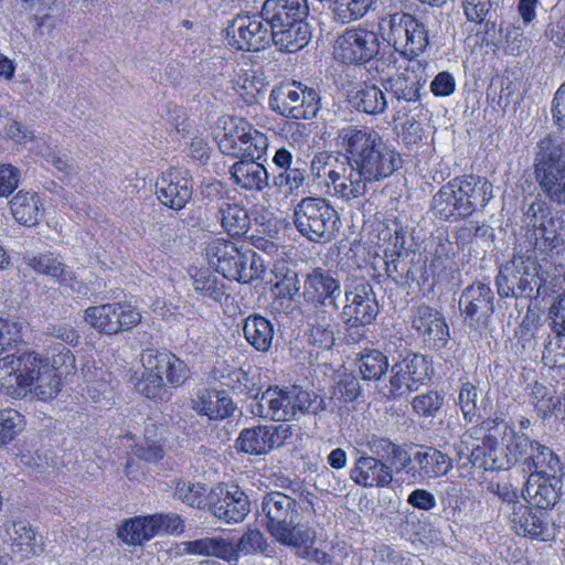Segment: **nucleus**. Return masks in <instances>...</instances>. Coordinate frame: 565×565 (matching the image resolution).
Here are the masks:
<instances>
[{"mask_svg":"<svg viewBox=\"0 0 565 565\" xmlns=\"http://www.w3.org/2000/svg\"><path fill=\"white\" fill-rule=\"evenodd\" d=\"M409 18V13L397 11L385 14L379 21V35H381L388 45L394 47V52H391L386 57L390 64L395 65L397 62L395 53L397 47L402 46L404 43Z\"/></svg>","mask_w":565,"mask_h":565,"instance_id":"33","label":"nucleus"},{"mask_svg":"<svg viewBox=\"0 0 565 565\" xmlns=\"http://www.w3.org/2000/svg\"><path fill=\"white\" fill-rule=\"evenodd\" d=\"M230 45L241 51L258 52L271 43V29L260 15H237L226 29Z\"/></svg>","mask_w":565,"mask_h":565,"instance_id":"18","label":"nucleus"},{"mask_svg":"<svg viewBox=\"0 0 565 565\" xmlns=\"http://www.w3.org/2000/svg\"><path fill=\"white\" fill-rule=\"evenodd\" d=\"M361 394V385L355 375L343 373L339 375L334 387V395L344 402L355 401Z\"/></svg>","mask_w":565,"mask_h":565,"instance_id":"64","label":"nucleus"},{"mask_svg":"<svg viewBox=\"0 0 565 565\" xmlns=\"http://www.w3.org/2000/svg\"><path fill=\"white\" fill-rule=\"evenodd\" d=\"M269 107L284 117L309 120L316 118L321 109V98L316 89L292 82L273 88Z\"/></svg>","mask_w":565,"mask_h":565,"instance_id":"8","label":"nucleus"},{"mask_svg":"<svg viewBox=\"0 0 565 565\" xmlns=\"http://www.w3.org/2000/svg\"><path fill=\"white\" fill-rule=\"evenodd\" d=\"M246 395L250 398L248 404L249 413L259 418L271 420V401L273 393L270 386L266 391H262L259 387L252 385V388L246 390Z\"/></svg>","mask_w":565,"mask_h":565,"instance_id":"54","label":"nucleus"},{"mask_svg":"<svg viewBox=\"0 0 565 565\" xmlns=\"http://www.w3.org/2000/svg\"><path fill=\"white\" fill-rule=\"evenodd\" d=\"M230 173L235 184L248 191H263L269 185V174L258 160H239Z\"/></svg>","mask_w":565,"mask_h":565,"instance_id":"31","label":"nucleus"},{"mask_svg":"<svg viewBox=\"0 0 565 565\" xmlns=\"http://www.w3.org/2000/svg\"><path fill=\"white\" fill-rule=\"evenodd\" d=\"M350 102L360 111L377 115L384 113L387 100L383 90L374 84L363 83L350 95Z\"/></svg>","mask_w":565,"mask_h":565,"instance_id":"37","label":"nucleus"},{"mask_svg":"<svg viewBox=\"0 0 565 565\" xmlns=\"http://www.w3.org/2000/svg\"><path fill=\"white\" fill-rule=\"evenodd\" d=\"M158 200L172 210H182L193 194L192 179L186 171L170 169L156 182Z\"/></svg>","mask_w":565,"mask_h":565,"instance_id":"23","label":"nucleus"},{"mask_svg":"<svg viewBox=\"0 0 565 565\" xmlns=\"http://www.w3.org/2000/svg\"><path fill=\"white\" fill-rule=\"evenodd\" d=\"M362 379L377 381L388 370L387 356L379 350H365L356 361Z\"/></svg>","mask_w":565,"mask_h":565,"instance_id":"47","label":"nucleus"},{"mask_svg":"<svg viewBox=\"0 0 565 565\" xmlns=\"http://www.w3.org/2000/svg\"><path fill=\"white\" fill-rule=\"evenodd\" d=\"M292 433L290 425H258L244 428L235 441V448L248 455H267L274 448L281 447Z\"/></svg>","mask_w":565,"mask_h":565,"instance_id":"17","label":"nucleus"},{"mask_svg":"<svg viewBox=\"0 0 565 565\" xmlns=\"http://www.w3.org/2000/svg\"><path fill=\"white\" fill-rule=\"evenodd\" d=\"M358 457L350 470L351 480L363 488H390L394 480L393 468L387 461L369 457L366 451L355 449Z\"/></svg>","mask_w":565,"mask_h":565,"instance_id":"21","label":"nucleus"},{"mask_svg":"<svg viewBox=\"0 0 565 565\" xmlns=\"http://www.w3.org/2000/svg\"><path fill=\"white\" fill-rule=\"evenodd\" d=\"M344 281L338 270L315 267L303 281V296L316 306L331 308L335 311L345 295Z\"/></svg>","mask_w":565,"mask_h":565,"instance_id":"13","label":"nucleus"},{"mask_svg":"<svg viewBox=\"0 0 565 565\" xmlns=\"http://www.w3.org/2000/svg\"><path fill=\"white\" fill-rule=\"evenodd\" d=\"M193 408L210 419H224L234 414L236 405L225 392L203 390L198 393Z\"/></svg>","mask_w":565,"mask_h":565,"instance_id":"32","label":"nucleus"},{"mask_svg":"<svg viewBox=\"0 0 565 565\" xmlns=\"http://www.w3.org/2000/svg\"><path fill=\"white\" fill-rule=\"evenodd\" d=\"M362 446L366 448L365 451L369 454V457H376L386 461L392 458L397 444H394L386 437L371 435L365 438Z\"/></svg>","mask_w":565,"mask_h":565,"instance_id":"62","label":"nucleus"},{"mask_svg":"<svg viewBox=\"0 0 565 565\" xmlns=\"http://www.w3.org/2000/svg\"><path fill=\"white\" fill-rule=\"evenodd\" d=\"M309 14L308 0H266L260 18L269 28L306 20Z\"/></svg>","mask_w":565,"mask_h":565,"instance_id":"26","label":"nucleus"},{"mask_svg":"<svg viewBox=\"0 0 565 565\" xmlns=\"http://www.w3.org/2000/svg\"><path fill=\"white\" fill-rule=\"evenodd\" d=\"M458 305L465 320L473 330L487 328L495 311L494 294L489 285L481 281L466 287Z\"/></svg>","mask_w":565,"mask_h":565,"instance_id":"15","label":"nucleus"},{"mask_svg":"<svg viewBox=\"0 0 565 565\" xmlns=\"http://www.w3.org/2000/svg\"><path fill=\"white\" fill-rule=\"evenodd\" d=\"M503 440L507 443V450L513 465L521 462L525 467L526 457L533 452L536 441L531 440L524 434L514 431L507 425H504Z\"/></svg>","mask_w":565,"mask_h":565,"instance_id":"49","label":"nucleus"},{"mask_svg":"<svg viewBox=\"0 0 565 565\" xmlns=\"http://www.w3.org/2000/svg\"><path fill=\"white\" fill-rule=\"evenodd\" d=\"M270 29L271 43L281 52H297L305 47L311 38L310 28L306 20L284 23Z\"/></svg>","mask_w":565,"mask_h":565,"instance_id":"28","label":"nucleus"},{"mask_svg":"<svg viewBox=\"0 0 565 565\" xmlns=\"http://www.w3.org/2000/svg\"><path fill=\"white\" fill-rule=\"evenodd\" d=\"M263 527L279 544L302 548L313 544L316 532L301 524L297 508V498L282 491H269L265 493L257 511Z\"/></svg>","mask_w":565,"mask_h":565,"instance_id":"4","label":"nucleus"},{"mask_svg":"<svg viewBox=\"0 0 565 565\" xmlns=\"http://www.w3.org/2000/svg\"><path fill=\"white\" fill-rule=\"evenodd\" d=\"M153 515L137 516L135 519L126 520L119 526L117 535L127 544H141L156 536Z\"/></svg>","mask_w":565,"mask_h":565,"instance_id":"41","label":"nucleus"},{"mask_svg":"<svg viewBox=\"0 0 565 565\" xmlns=\"http://www.w3.org/2000/svg\"><path fill=\"white\" fill-rule=\"evenodd\" d=\"M194 289L204 297L221 301L224 296V285L209 269H200L193 275Z\"/></svg>","mask_w":565,"mask_h":565,"instance_id":"53","label":"nucleus"},{"mask_svg":"<svg viewBox=\"0 0 565 565\" xmlns=\"http://www.w3.org/2000/svg\"><path fill=\"white\" fill-rule=\"evenodd\" d=\"M338 138L349 153L353 177L364 183V195L369 184L390 178L403 166L399 152L374 129L349 126L339 130Z\"/></svg>","mask_w":565,"mask_h":565,"instance_id":"3","label":"nucleus"},{"mask_svg":"<svg viewBox=\"0 0 565 565\" xmlns=\"http://www.w3.org/2000/svg\"><path fill=\"white\" fill-rule=\"evenodd\" d=\"M326 185L332 186L334 193L350 201L364 196V183L355 180L349 153L326 152Z\"/></svg>","mask_w":565,"mask_h":565,"instance_id":"19","label":"nucleus"},{"mask_svg":"<svg viewBox=\"0 0 565 565\" xmlns=\"http://www.w3.org/2000/svg\"><path fill=\"white\" fill-rule=\"evenodd\" d=\"M238 146L236 158H241V160H260L266 153L268 140L264 134L252 126V130L246 132Z\"/></svg>","mask_w":565,"mask_h":565,"instance_id":"51","label":"nucleus"},{"mask_svg":"<svg viewBox=\"0 0 565 565\" xmlns=\"http://www.w3.org/2000/svg\"><path fill=\"white\" fill-rule=\"evenodd\" d=\"M234 551L237 561L239 555H269L271 546L260 530L248 529L237 541Z\"/></svg>","mask_w":565,"mask_h":565,"instance_id":"50","label":"nucleus"},{"mask_svg":"<svg viewBox=\"0 0 565 565\" xmlns=\"http://www.w3.org/2000/svg\"><path fill=\"white\" fill-rule=\"evenodd\" d=\"M218 217L222 227L231 236L245 235L249 228L247 211L232 199L222 201L218 206Z\"/></svg>","mask_w":565,"mask_h":565,"instance_id":"35","label":"nucleus"},{"mask_svg":"<svg viewBox=\"0 0 565 565\" xmlns=\"http://www.w3.org/2000/svg\"><path fill=\"white\" fill-rule=\"evenodd\" d=\"M533 405L543 417L550 416L559 405L561 398L555 395V390L540 382L532 385Z\"/></svg>","mask_w":565,"mask_h":565,"instance_id":"52","label":"nucleus"},{"mask_svg":"<svg viewBox=\"0 0 565 565\" xmlns=\"http://www.w3.org/2000/svg\"><path fill=\"white\" fill-rule=\"evenodd\" d=\"M512 529L518 535L531 536L541 541H550L554 536L553 529H550L546 514L543 511L533 512L523 502H515L510 514Z\"/></svg>","mask_w":565,"mask_h":565,"instance_id":"24","label":"nucleus"},{"mask_svg":"<svg viewBox=\"0 0 565 565\" xmlns=\"http://www.w3.org/2000/svg\"><path fill=\"white\" fill-rule=\"evenodd\" d=\"M132 452L139 459L148 462H158L164 457V439L161 435L158 436L154 425L146 427L145 443L136 445Z\"/></svg>","mask_w":565,"mask_h":565,"instance_id":"48","label":"nucleus"},{"mask_svg":"<svg viewBox=\"0 0 565 565\" xmlns=\"http://www.w3.org/2000/svg\"><path fill=\"white\" fill-rule=\"evenodd\" d=\"M478 387L471 382H463L458 394V405L467 423H472L478 416Z\"/></svg>","mask_w":565,"mask_h":565,"instance_id":"58","label":"nucleus"},{"mask_svg":"<svg viewBox=\"0 0 565 565\" xmlns=\"http://www.w3.org/2000/svg\"><path fill=\"white\" fill-rule=\"evenodd\" d=\"M524 470L531 471V473L553 476L561 470V461L552 449L536 441L533 452L526 457Z\"/></svg>","mask_w":565,"mask_h":565,"instance_id":"45","label":"nucleus"},{"mask_svg":"<svg viewBox=\"0 0 565 565\" xmlns=\"http://www.w3.org/2000/svg\"><path fill=\"white\" fill-rule=\"evenodd\" d=\"M137 390L148 398L167 401L170 393L166 388L164 380L161 375L145 372L137 383Z\"/></svg>","mask_w":565,"mask_h":565,"instance_id":"57","label":"nucleus"},{"mask_svg":"<svg viewBox=\"0 0 565 565\" xmlns=\"http://www.w3.org/2000/svg\"><path fill=\"white\" fill-rule=\"evenodd\" d=\"M207 512L226 524L241 523L250 512V501L237 484L218 486L210 490Z\"/></svg>","mask_w":565,"mask_h":565,"instance_id":"14","label":"nucleus"},{"mask_svg":"<svg viewBox=\"0 0 565 565\" xmlns=\"http://www.w3.org/2000/svg\"><path fill=\"white\" fill-rule=\"evenodd\" d=\"M409 321L412 329L428 348L441 350L447 347L450 331L446 318L439 310L424 302L413 306Z\"/></svg>","mask_w":565,"mask_h":565,"instance_id":"16","label":"nucleus"},{"mask_svg":"<svg viewBox=\"0 0 565 565\" xmlns=\"http://www.w3.org/2000/svg\"><path fill=\"white\" fill-rule=\"evenodd\" d=\"M328 1L333 19L341 24H347L364 17V11H359V7L354 0Z\"/></svg>","mask_w":565,"mask_h":565,"instance_id":"61","label":"nucleus"},{"mask_svg":"<svg viewBox=\"0 0 565 565\" xmlns=\"http://www.w3.org/2000/svg\"><path fill=\"white\" fill-rule=\"evenodd\" d=\"M174 497L191 508L209 510L210 491L205 484L189 480H178L174 487Z\"/></svg>","mask_w":565,"mask_h":565,"instance_id":"44","label":"nucleus"},{"mask_svg":"<svg viewBox=\"0 0 565 565\" xmlns=\"http://www.w3.org/2000/svg\"><path fill=\"white\" fill-rule=\"evenodd\" d=\"M171 360L170 352H159L153 349L143 350L141 362L147 373H154L166 377L167 366Z\"/></svg>","mask_w":565,"mask_h":565,"instance_id":"63","label":"nucleus"},{"mask_svg":"<svg viewBox=\"0 0 565 565\" xmlns=\"http://www.w3.org/2000/svg\"><path fill=\"white\" fill-rule=\"evenodd\" d=\"M288 399L290 402L294 419L298 414L317 415L327 408L324 399L313 391H308L301 386L294 385L287 387Z\"/></svg>","mask_w":565,"mask_h":565,"instance_id":"40","label":"nucleus"},{"mask_svg":"<svg viewBox=\"0 0 565 565\" xmlns=\"http://www.w3.org/2000/svg\"><path fill=\"white\" fill-rule=\"evenodd\" d=\"M444 395L438 391H428L415 396L412 401L413 411L420 417H435L444 405Z\"/></svg>","mask_w":565,"mask_h":565,"instance_id":"55","label":"nucleus"},{"mask_svg":"<svg viewBox=\"0 0 565 565\" xmlns=\"http://www.w3.org/2000/svg\"><path fill=\"white\" fill-rule=\"evenodd\" d=\"M404 43L396 52L409 60L423 53L429 44L428 31L423 22L411 14Z\"/></svg>","mask_w":565,"mask_h":565,"instance_id":"42","label":"nucleus"},{"mask_svg":"<svg viewBox=\"0 0 565 565\" xmlns=\"http://www.w3.org/2000/svg\"><path fill=\"white\" fill-rule=\"evenodd\" d=\"M296 230L312 243L327 244L337 237L341 227L339 213L322 196H305L294 206Z\"/></svg>","mask_w":565,"mask_h":565,"instance_id":"6","label":"nucleus"},{"mask_svg":"<svg viewBox=\"0 0 565 565\" xmlns=\"http://www.w3.org/2000/svg\"><path fill=\"white\" fill-rule=\"evenodd\" d=\"M345 295L339 309L340 320L353 323H372L380 312L373 286L364 277L351 276L344 281Z\"/></svg>","mask_w":565,"mask_h":565,"instance_id":"10","label":"nucleus"},{"mask_svg":"<svg viewBox=\"0 0 565 565\" xmlns=\"http://www.w3.org/2000/svg\"><path fill=\"white\" fill-rule=\"evenodd\" d=\"M533 173L541 193L523 207L525 232L553 217L552 204L565 206V139L546 135L536 142Z\"/></svg>","mask_w":565,"mask_h":565,"instance_id":"1","label":"nucleus"},{"mask_svg":"<svg viewBox=\"0 0 565 565\" xmlns=\"http://www.w3.org/2000/svg\"><path fill=\"white\" fill-rule=\"evenodd\" d=\"M541 266L531 256H514L501 266L495 277V286L501 298H537L542 278L539 277Z\"/></svg>","mask_w":565,"mask_h":565,"instance_id":"7","label":"nucleus"},{"mask_svg":"<svg viewBox=\"0 0 565 565\" xmlns=\"http://www.w3.org/2000/svg\"><path fill=\"white\" fill-rule=\"evenodd\" d=\"M84 321L102 334L116 335L138 326L141 315L131 303L117 301L88 307Z\"/></svg>","mask_w":565,"mask_h":565,"instance_id":"12","label":"nucleus"},{"mask_svg":"<svg viewBox=\"0 0 565 565\" xmlns=\"http://www.w3.org/2000/svg\"><path fill=\"white\" fill-rule=\"evenodd\" d=\"M183 552L192 555L214 556L227 562H236L234 545L222 537H203L183 542Z\"/></svg>","mask_w":565,"mask_h":565,"instance_id":"34","label":"nucleus"},{"mask_svg":"<svg viewBox=\"0 0 565 565\" xmlns=\"http://www.w3.org/2000/svg\"><path fill=\"white\" fill-rule=\"evenodd\" d=\"M273 162L280 169L273 178V185L286 198L297 195L307 179V163L299 158L295 160L285 148L276 151Z\"/></svg>","mask_w":565,"mask_h":565,"instance_id":"22","label":"nucleus"},{"mask_svg":"<svg viewBox=\"0 0 565 565\" xmlns=\"http://www.w3.org/2000/svg\"><path fill=\"white\" fill-rule=\"evenodd\" d=\"M243 334L254 350L267 353L275 340V326L264 316L252 313L243 321Z\"/></svg>","mask_w":565,"mask_h":565,"instance_id":"30","label":"nucleus"},{"mask_svg":"<svg viewBox=\"0 0 565 565\" xmlns=\"http://www.w3.org/2000/svg\"><path fill=\"white\" fill-rule=\"evenodd\" d=\"M252 130V125L243 118L233 117L225 122L224 134L218 140L220 150L231 157H237V149L241 140L244 139L247 131Z\"/></svg>","mask_w":565,"mask_h":565,"instance_id":"46","label":"nucleus"},{"mask_svg":"<svg viewBox=\"0 0 565 565\" xmlns=\"http://www.w3.org/2000/svg\"><path fill=\"white\" fill-rule=\"evenodd\" d=\"M490 181L472 174L457 177L444 184L431 199V211L441 221H459L483 209L493 198Z\"/></svg>","mask_w":565,"mask_h":565,"instance_id":"5","label":"nucleus"},{"mask_svg":"<svg viewBox=\"0 0 565 565\" xmlns=\"http://www.w3.org/2000/svg\"><path fill=\"white\" fill-rule=\"evenodd\" d=\"M10 205L13 217L20 224L35 225L42 216L41 202L35 193L19 191L10 201Z\"/></svg>","mask_w":565,"mask_h":565,"instance_id":"39","label":"nucleus"},{"mask_svg":"<svg viewBox=\"0 0 565 565\" xmlns=\"http://www.w3.org/2000/svg\"><path fill=\"white\" fill-rule=\"evenodd\" d=\"M24 263L36 273L56 278L62 285H67L73 279L72 271L53 254H25Z\"/></svg>","mask_w":565,"mask_h":565,"instance_id":"38","label":"nucleus"},{"mask_svg":"<svg viewBox=\"0 0 565 565\" xmlns=\"http://www.w3.org/2000/svg\"><path fill=\"white\" fill-rule=\"evenodd\" d=\"M274 394L271 401V420L287 422L294 419V412H291L290 402L288 399L287 386L279 387L277 385L270 386Z\"/></svg>","mask_w":565,"mask_h":565,"instance_id":"60","label":"nucleus"},{"mask_svg":"<svg viewBox=\"0 0 565 565\" xmlns=\"http://www.w3.org/2000/svg\"><path fill=\"white\" fill-rule=\"evenodd\" d=\"M22 429L21 415L11 408L0 409V446L9 444Z\"/></svg>","mask_w":565,"mask_h":565,"instance_id":"59","label":"nucleus"},{"mask_svg":"<svg viewBox=\"0 0 565 565\" xmlns=\"http://www.w3.org/2000/svg\"><path fill=\"white\" fill-rule=\"evenodd\" d=\"M524 500L543 511L553 508L561 497V480L555 475L531 473L522 491Z\"/></svg>","mask_w":565,"mask_h":565,"instance_id":"25","label":"nucleus"},{"mask_svg":"<svg viewBox=\"0 0 565 565\" xmlns=\"http://www.w3.org/2000/svg\"><path fill=\"white\" fill-rule=\"evenodd\" d=\"M393 360L388 397L396 398L405 392L417 391L434 374L431 360L409 349L398 351Z\"/></svg>","mask_w":565,"mask_h":565,"instance_id":"11","label":"nucleus"},{"mask_svg":"<svg viewBox=\"0 0 565 565\" xmlns=\"http://www.w3.org/2000/svg\"><path fill=\"white\" fill-rule=\"evenodd\" d=\"M377 32L363 25L345 29L335 40L334 56L345 65L364 66L372 60L383 61Z\"/></svg>","mask_w":565,"mask_h":565,"instance_id":"9","label":"nucleus"},{"mask_svg":"<svg viewBox=\"0 0 565 565\" xmlns=\"http://www.w3.org/2000/svg\"><path fill=\"white\" fill-rule=\"evenodd\" d=\"M419 473L427 478L446 476L452 469V459L434 447H425L414 455Z\"/></svg>","mask_w":565,"mask_h":565,"instance_id":"36","label":"nucleus"},{"mask_svg":"<svg viewBox=\"0 0 565 565\" xmlns=\"http://www.w3.org/2000/svg\"><path fill=\"white\" fill-rule=\"evenodd\" d=\"M52 360L49 364L30 351L7 354L0 359V391L14 398L24 397L28 392L41 401L55 397L61 386L57 365H72L75 359L70 349H63Z\"/></svg>","mask_w":565,"mask_h":565,"instance_id":"2","label":"nucleus"},{"mask_svg":"<svg viewBox=\"0 0 565 565\" xmlns=\"http://www.w3.org/2000/svg\"><path fill=\"white\" fill-rule=\"evenodd\" d=\"M4 531L11 541L12 552L22 557H31L42 551L41 540L35 530L25 520L12 521L4 524Z\"/></svg>","mask_w":565,"mask_h":565,"instance_id":"29","label":"nucleus"},{"mask_svg":"<svg viewBox=\"0 0 565 565\" xmlns=\"http://www.w3.org/2000/svg\"><path fill=\"white\" fill-rule=\"evenodd\" d=\"M45 334L49 337L47 341H52V339L61 341L57 345H49V348L56 350L58 354L63 349H67L66 345L76 347L81 338L77 330L68 323L50 324L46 328Z\"/></svg>","mask_w":565,"mask_h":565,"instance_id":"56","label":"nucleus"},{"mask_svg":"<svg viewBox=\"0 0 565 565\" xmlns=\"http://www.w3.org/2000/svg\"><path fill=\"white\" fill-rule=\"evenodd\" d=\"M248 252L225 239H214L206 248L209 264L223 277L239 281L242 268L248 262Z\"/></svg>","mask_w":565,"mask_h":565,"instance_id":"20","label":"nucleus"},{"mask_svg":"<svg viewBox=\"0 0 565 565\" xmlns=\"http://www.w3.org/2000/svg\"><path fill=\"white\" fill-rule=\"evenodd\" d=\"M564 230V221L562 216L554 215L548 217L545 223H540L537 227L525 232V237L533 246V249L542 254H558L565 245V241L561 235Z\"/></svg>","mask_w":565,"mask_h":565,"instance_id":"27","label":"nucleus"},{"mask_svg":"<svg viewBox=\"0 0 565 565\" xmlns=\"http://www.w3.org/2000/svg\"><path fill=\"white\" fill-rule=\"evenodd\" d=\"M386 92L391 93L398 102L416 103L420 98L419 90L423 85L416 76L399 73L395 77H388L384 84Z\"/></svg>","mask_w":565,"mask_h":565,"instance_id":"43","label":"nucleus"}]
</instances>
